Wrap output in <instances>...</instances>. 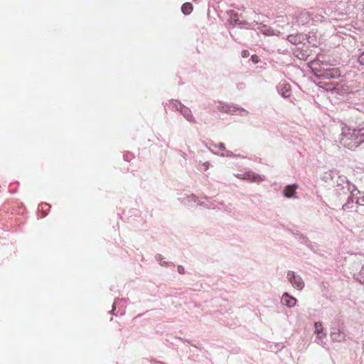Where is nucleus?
Listing matches in <instances>:
<instances>
[{
    "instance_id": "nucleus-1",
    "label": "nucleus",
    "mask_w": 364,
    "mask_h": 364,
    "mask_svg": "<svg viewBox=\"0 0 364 364\" xmlns=\"http://www.w3.org/2000/svg\"><path fill=\"white\" fill-rule=\"evenodd\" d=\"M340 142L344 147L350 150L364 146V123L356 127H343Z\"/></svg>"
},
{
    "instance_id": "nucleus-2",
    "label": "nucleus",
    "mask_w": 364,
    "mask_h": 364,
    "mask_svg": "<svg viewBox=\"0 0 364 364\" xmlns=\"http://www.w3.org/2000/svg\"><path fill=\"white\" fill-rule=\"evenodd\" d=\"M311 70L313 75L318 79L333 80L341 77L338 68L331 67L319 60H315L311 63Z\"/></svg>"
},
{
    "instance_id": "nucleus-3",
    "label": "nucleus",
    "mask_w": 364,
    "mask_h": 364,
    "mask_svg": "<svg viewBox=\"0 0 364 364\" xmlns=\"http://www.w3.org/2000/svg\"><path fill=\"white\" fill-rule=\"evenodd\" d=\"M336 195L340 198L347 196L346 202L342 205V210L349 212L356 208V197L357 195H361V191L348 181L346 184L343 186V189L340 191L339 193H336Z\"/></svg>"
},
{
    "instance_id": "nucleus-4",
    "label": "nucleus",
    "mask_w": 364,
    "mask_h": 364,
    "mask_svg": "<svg viewBox=\"0 0 364 364\" xmlns=\"http://www.w3.org/2000/svg\"><path fill=\"white\" fill-rule=\"evenodd\" d=\"M322 180L328 185L334 187L335 194L343 189V186L348 181L347 177L340 174L337 171L332 170L325 172L322 176Z\"/></svg>"
},
{
    "instance_id": "nucleus-5",
    "label": "nucleus",
    "mask_w": 364,
    "mask_h": 364,
    "mask_svg": "<svg viewBox=\"0 0 364 364\" xmlns=\"http://www.w3.org/2000/svg\"><path fill=\"white\" fill-rule=\"evenodd\" d=\"M287 279L292 287L298 290H301L304 287V282L300 275L294 271H288Z\"/></svg>"
},
{
    "instance_id": "nucleus-6",
    "label": "nucleus",
    "mask_w": 364,
    "mask_h": 364,
    "mask_svg": "<svg viewBox=\"0 0 364 364\" xmlns=\"http://www.w3.org/2000/svg\"><path fill=\"white\" fill-rule=\"evenodd\" d=\"M236 176L238 178L255 183H260L266 179L265 176L259 175L251 171H247L244 173H239Z\"/></svg>"
},
{
    "instance_id": "nucleus-7",
    "label": "nucleus",
    "mask_w": 364,
    "mask_h": 364,
    "mask_svg": "<svg viewBox=\"0 0 364 364\" xmlns=\"http://www.w3.org/2000/svg\"><path fill=\"white\" fill-rule=\"evenodd\" d=\"M126 300L124 299H115L112 304L111 314L117 316H122L125 314Z\"/></svg>"
},
{
    "instance_id": "nucleus-8",
    "label": "nucleus",
    "mask_w": 364,
    "mask_h": 364,
    "mask_svg": "<svg viewBox=\"0 0 364 364\" xmlns=\"http://www.w3.org/2000/svg\"><path fill=\"white\" fill-rule=\"evenodd\" d=\"M331 338L334 342H343L346 341V331L339 327L333 326L331 331Z\"/></svg>"
},
{
    "instance_id": "nucleus-9",
    "label": "nucleus",
    "mask_w": 364,
    "mask_h": 364,
    "mask_svg": "<svg viewBox=\"0 0 364 364\" xmlns=\"http://www.w3.org/2000/svg\"><path fill=\"white\" fill-rule=\"evenodd\" d=\"M225 110L226 111H225V113L229 114H239L240 116H245L248 114V112L246 109L233 104H227Z\"/></svg>"
},
{
    "instance_id": "nucleus-10",
    "label": "nucleus",
    "mask_w": 364,
    "mask_h": 364,
    "mask_svg": "<svg viewBox=\"0 0 364 364\" xmlns=\"http://www.w3.org/2000/svg\"><path fill=\"white\" fill-rule=\"evenodd\" d=\"M228 14H229L228 21L231 25L238 26L240 27H242V26L247 24L245 21L240 20L239 14L235 12L234 11H230L228 13Z\"/></svg>"
},
{
    "instance_id": "nucleus-11",
    "label": "nucleus",
    "mask_w": 364,
    "mask_h": 364,
    "mask_svg": "<svg viewBox=\"0 0 364 364\" xmlns=\"http://www.w3.org/2000/svg\"><path fill=\"white\" fill-rule=\"evenodd\" d=\"M227 107V103H224L220 101H211L208 104V108L210 112H215V110H219L221 112H224Z\"/></svg>"
},
{
    "instance_id": "nucleus-12",
    "label": "nucleus",
    "mask_w": 364,
    "mask_h": 364,
    "mask_svg": "<svg viewBox=\"0 0 364 364\" xmlns=\"http://www.w3.org/2000/svg\"><path fill=\"white\" fill-rule=\"evenodd\" d=\"M287 40L291 44L298 45L304 43L306 40V35L303 33L291 34L287 36Z\"/></svg>"
},
{
    "instance_id": "nucleus-13",
    "label": "nucleus",
    "mask_w": 364,
    "mask_h": 364,
    "mask_svg": "<svg viewBox=\"0 0 364 364\" xmlns=\"http://www.w3.org/2000/svg\"><path fill=\"white\" fill-rule=\"evenodd\" d=\"M277 90L284 98L289 97L291 95V85L287 82L279 83L277 87Z\"/></svg>"
},
{
    "instance_id": "nucleus-14",
    "label": "nucleus",
    "mask_w": 364,
    "mask_h": 364,
    "mask_svg": "<svg viewBox=\"0 0 364 364\" xmlns=\"http://www.w3.org/2000/svg\"><path fill=\"white\" fill-rule=\"evenodd\" d=\"M296 184H290L284 187L283 190V194L286 198H296V191L297 189Z\"/></svg>"
},
{
    "instance_id": "nucleus-15",
    "label": "nucleus",
    "mask_w": 364,
    "mask_h": 364,
    "mask_svg": "<svg viewBox=\"0 0 364 364\" xmlns=\"http://www.w3.org/2000/svg\"><path fill=\"white\" fill-rule=\"evenodd\" d=\"M281 302L288 307H293L296 305V299L286 292L282 295Z\"/></svg>"
},
{
    "instance_id": "nucleus-16",
    "label": "nucleus",
    "mask_w": 364,
    "mask_h": 364,
    "mask_svg": "<svg viewBox=\"0 0 364 364\" xmlns=\"http://www.w3.org/2000/svg\"><path fill=\"white\" fill-rule=\"evenodd\" d=\"M196 196L194 194L184 195L179 198L181 202L185 205L193 206L196 203Z\"/></svg>"
},
{
    "instance_id": "nucleus-17",
    "label": "nucleus",
    "mask_w": 364,
    "mask_h": 364,
    "mask_svg": "<svg viewBox=\"0 0 364 364\" xmlns=\"http://www.w3.org/2000/svg\"><path fill=\"white\" fill-rule=\"evenodd\" d=\"M180 112L188 122L193 124L196 123L195 117H193L190 108L184 106Z\"/></svg>"
},
{
    "instance_id": "nucleus-18",
    "label": "nucleus",
    "mask_w": 364,
    "mask_h": 364,
    "mask_svg": "<svg viewBox=\"0 0 364 364\" xmlns=\"http://www.w3.org/2000/svg\"><path fill=\"white\" fill-rule=\"evenodd\" d=\"M258 26L257 29L265 36L274 35V31L268 26L262 23H257Z\"/></svg>"
},
{
    "instance_id": "nucleus-19",
    "label": "nucleus",
    "mask_w": 364,
    "mask_h": 364,
    "mask_svg": "<svg viewBox=\"0 0 364 364\" xmlns=\"http://www.w3.org/2000/svg\"><path fill=\"white\" fill-rule=\"evenodd\" d=\"M326 333L316 334V336L314 340L315 343L321 346L324 348H327L326 342Z\"/></svg>"
},
{
    "instance_id": "nucleus-20",
    "label": "nucleus",
    "mask_w": 364,
    "mask_h": 364,
    "mask_svg": "<svg viewBox=\"0 0 364 364\" xmlns=\"http://www.w3.org/2000/svg\"><path fill=\"white\" fill-rule=\"evenodd\" d=\"M324 88L327 91H332L336 93H339L341 90V87L338 83H326Z\"/></svg>"
},
{
    "instance_id": "nucleus-21",
    "label": "nucleus",
    "mask_w": 364,
    "mask_h": 364,
    "mask_svg": "<svg viewBox=\"0 0 364 364\" xmlns=\"http://www.w3.org/2000/svg\"><path fill=\"white\" fill-rule=\"evenodd\" d=\"M193 11V6L191 3H184L181 6V11L185 15L190 14Z\"/></svg>"
},
{
    "instance_id": "nucleus-22",
    "label": "nucleus",
    "mask_w": 364,
    "mask_h": 364,
    "mask_svg": "<svg viewBox=\"0 0 364 364\" xmlns=\"http://www.w3.org/2000/svg\"><path fill=\"white\" fill-rule=\"evenodd\" d=\"M170 105L172 106V107L178 112H181L182 108L185 106L183 105L181 102L176 100H170Z\"/></svg>"
},
{
    "instance_id": "nucleus-23",
    "label": "nucleus",
    "mask_w": 364,
    "mask_h": 364,
    "mask_svg": "<svg viewBox=\"0 0 364 364\" xmlns=\"http://www.w3.org/2000/svg\"><path fill=\"white\" fill-rule=\"evenodd\" d=\"M355 203L356 210L364 205V192H361V195H357Z\"/></svg>"
},
{
    "instance_id": "nucleus-24",
    "label": "nucleus",
    "mask_w": 364,
    "mask_h": 364,
    "mask_svg": "<svg viewBox=\"0 0 364 364\" xmlns=\"http://www.w3.org/2000/svg\"><path fill=\"white\" fill-rule=\"evenodd\" d=\"M50 208V205L46 203H41V205H39L38 208L41 209V210L42 212L43 217H45L48 214V212L49 211Z\"/></svg>"
},
{
    "instance_id": "nucleus-25",
    "label": "nucleus",
    "mask_w": 364,
    "mask_h": 364,
    "mask_svg": "<svg viewBox=\"0 0 364 364\" xmlns=\"http://www.w3.org/2000/svg\"><path fill=\"white\" fill-rule=\"evenodd\" d=\"M314 328H315V333L316 334H320V333H324L323 332V328L321 322H316L314 324Z\"/></svg>"
},
{
    "instance_id": "nucleus-26",
    "label": "nucleus",
    "mask_w": 364,
    "mask_h": 364,
    "mask_svg": "<svg viewBox=\"0 0 364 364\" xmlns=\"http://www.w3.org/2000/svg\"><path fill=\"white\" fill-rule=\"evenodd\" d=\"M298 239L301 244L305 245H311V241L304 235L301 234H297Z\"/></svg>"
},
{
    "instance_id": "nucleus-27",
    "label": "nucleus",
    "mask_w": 364,
    "mask_h": 364,
    "mask_svg": "<svg viewBox=\"0 0 364 364\" xmlns=\"http://www.w3.org/2000/svg\"><path fill=\"white\" fill-rule=\"evenodd\" d=\"M123 157L125 161H130L134 159V155L131 152H127L124 154Z\"/></svg>"
},
{
    "instance_id": "nucleus-28",
    "label": "nucleus",
    "mask_w": 364,
    "mask_h": 364,
    "mask_svg": "<svg viewBox=\"0 0 364 364\" xmlns=\"http://www.w3.org/2000/svg\"><path fill=\"white\" fill-rule=\"evenodd\" d=\"M358 62L360 65H364V50L359 53L358 56Z\"/></svg>"
},
{
    "instance_id": "nucleus-29",
    "label": "nucleus",
    "mask_w": 364,
    "mask_h": 364,
    "mask_svg": "<svg viewBox=\"0 0 364 364\" xmlns=\"http://www.w3.org/2000/svg\"><path fill=\"white\" fill-rule=\"evenodd\" d=\"M283 348H284L283 343H277V344L274 345V348L272 349V351H275L276 353H277L278 351H279L282 349H283Z\"/></svg>"
},
{
    "instance_id": "nucleus-30",
    "label": "nucleus",
    "mask_w": 364,
    "mask_h": 364,
    "mask_svg": "<svg viewBox=\"0 0 364 364\" xmlns=\"http://www.w3.org/2000/svg\"><path fill=\"white\" fill-rule=\"evenodd\" d=\"M220 156L222 157H224V156H227V157H234L235 156V154L230 151H225V153H222L220 154Z\"/></svg>"
},
{
    "instance_id": "nucleus-31",
    "label": "nucleus",
    "mask_w": 364,
    "mask_h": 364,
    "mask_svg": "<svg viewBox=\"0 0 364 364\" xmlns=\"http://www.w3.org/2000/svg\"><path fill=\"white\" fill-rule=\"evenodd\" d=\"M223 209L226 212L231 213L234 210V208L231 203H228L224 206Z\"/></svg>"
},
{
    "instance_id": "nucleus-32",
    "label": "nucleus",
    "mask_w": 364,
    "mask_h": 364,
    "mask_svg": "<svg viewBox=\"0 0 364 364\" xmlns=\"http://www.w3.org/2000/svg\"><path fill=\"white\" fill-rule=\"evenodd\" d=\"M311 251L316 252L318 248L316 243L311 242V245H306Z\"/></svg>"
},
{
    "instance_id": "nucleus-33",
    "label": "nucleus",
    "mask_w": 364,
    "mask_h": 364,
    "mask_svg": "<svg viewBox=\"0 0 364 364\" xmlns=\"http://www.w3.org/2000/svg\"><path fill=\"white\" fill-rule=\"evenodd\" d=\"M205 146L213 154H216V152L213 149V148H216V145L213 143H210L209 145L208 144H205Z\"/></svg>"
},
{
    "instance_id": "nucleus-34",
    "label": "nucleus",
    "mask_w": 364,
    "mask_h": 364,
    "mask_svg": "<svg viewBox=\"0 0 364 364\" xmlns=\"http://www.w3.org/2000/svg\"><path fill=\"white\" fill-rule=\"evenodd\" d=\"M155 259L157 262H159V263L162 262H163V259H164V257L161 254H157L156 256H155Z\"/></svg>"
},
{
    "instance_id": "nucleus-35",
    "label": "nucleus",
    "mask_w": 364,
    "mask_h": 364,
    "mask_svg": "<svg viewBox=\"0 0 364 364\" xmlns=\"http://www.w3.org/2000/svg\"><path fill=\"white\" fill-rule=\"evenodd\" d=\"M241 55L242 58H247L250 55V53L247 50H243L241 52Z\"/></svg>"
},
{
    "instance_id": "nucleus-36",
    "label": "nucleus",
    "mask_w": 364,
    "mask_h": 364,
    "mask_svg": "<svg viewBox=\"0 0 364 364\" xmlns=\"http://www.w3.org/2000/svg\"><path fill=\"white\" fill-rule=\"evenodd\" d=\"M251 60L254 63H257L258 61H259V58L257 55H252L251 56Z\"/></svg>"
},
{
    "instance_id": "nucleus-37",
    "label": "nucleus",
    "mask_w": 364,
    "mask_h": 364,
    "mask_svg": "<svg viewBox=\"0 0 364 364\" xmlns=\"http://www.w3.org/2000/svg\"><path fill=\"white\" fill-rule=\"evenodd\" d=\"M178 272L179 274H184L185 273V269H184V267L181 265H178Z\"/></svg>"
},
{
    "instance_id": "nucleus-38",
    "label": "nucleus",
    "mask_w": 364,
    "mask_h": 364,
    "mask_svg": "<svg viewBox=\"0 0 364 364\" xmlns=\"http://www.w3.org/2000/svg\"><path fill=\"white\" fill-rule=\"evenodd\" d=\"M160 265H161V266H168V265H173V264L171 262L163 261L162 262L160 263Z\"/></svg>"
},
{
    "instance_id": "nucleus-39",
    "label": "nucleus",
    "mask_w": 364,
    "mask_h": 364,
    "mask_svg": "<svg viewBox=\"0 0 364 364\" xmlns=\"http://www.w3.org/2000/svg\"><path fill=\"white\" fill-rule=\"evenodd\" d=\"M200 205H203L208 208H214V207L212 205H208V203H206L205 202L200 203Z\"/></svg>"
},
{
    "instance_id": "nucleus-40",
    "label": "nucleus",
    "mask_w": 364,
    "mask_h": 364,
    "mask_svg": "<svg viewBox=\"0 0 364 364\" xmlns=\"http://www.w3.org/2000/svg\"><path fill=\"white\" fill-rule=\"evenodd\" d=\"M208 166H209V163H208V162H205V163H204V164L202 165L203 168H201V170H203V171H206V170L208 169Z\"/></svg>"
},
{
    "instance_id": "nucleus-41",
    "label": "nucleus",
    "mask_w": 364,
    "mask_h": 364,
    "mask_svg": "<svg viewBox=\"0 0 364 364\" xmlns=\"http://www.w3.org/2000/svg\"><path fill=\"white\" fill-rule=\"evenodd\" d=\"M218 148L219 149L222 150V151H225V144L222 142H220L219 144H218Z\"/></svg>"
},
{
    "instance_id": "nucleus-42",
    "label": "nucleus",
    "mask_w": 364,
    "mask_h": 364,
    "mask_svg": "<svg viewBox=\"0 0 364 364\" xmlns=\"http://www.w3.org/2000/svg\"><path fill=\"white\" fill-rule=\"evenodd\" d=\"M357 211L359 212L360 213L364 215V205L361 206L360 208L357 210Z\"/></svg>"
},
{
    "instance_id": "nucleus-43",
    "label": "nucleus",
    "mask_w": 364,
    "mask_h": 364,
    "mask_svg": "<svg viewBox=\"0 0 364 364\" xmlns=\"http://www.w3.org/2000/svg\"><path fill=\"white\" fill-rule=\"evenodd\" d=\"M360 274L364 276V264L360 269Z\"/></svg>"
},
{
    "instance_id": "nucleus-44",
    "label": "nucleus",
    "mask_w": 364,
    "mask_h": 364,
    "mask_svg": "<svg viewBox=\"0 0 364 364\" xmlns=\"http://www.w3.org/2000/svg\"><path fill=\"white\" fill-rule=\"evenodd\" d=\"M159 364H164V363L160 362Z\"/></svg>"
}]
</instances>
